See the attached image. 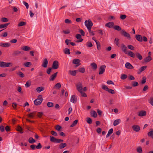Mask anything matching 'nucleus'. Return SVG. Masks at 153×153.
<instances>
[{"mask_svg": "<svg viewBox=\"0 0 153 153\" xmlns=\"http://www.w3.org/2000/svg\"><path fill=\"white\" fill-rule=\"evenodd\" d=\"M152 59V58L150 56L146 57L145 59H144V62H147L150 61Z\"/></svg>", "mask_w": 153, "mask_h": 153, "instance_id": "nucleus-27", "label": "nucleus"}, {"mask_svg": "<svg viewBox=\"0 0 153 153\" xmlns=\"http://www.w3.org/2000/svg\"><path fill=\"white\" fill-rule=\"evenodd\" d=\"M125 66L128 69H131L134 68L133 66L129 62H127L125 64Z\"/></svg>", "mask_w": 153, "mask_h": 153, "instance_id": "nucleus-14", "label": "nucleus"}, {"mask_svg": "<svg viewBox=\"0 0 153 153\" xmlns=\"http://www.w3.org/2000/svg\"><path fill=\"white\" fill-rule=\"evenodd\" d=\"M38 98L36 99L34 101V103L36 105H40L42 102L43 99L42 95H39L38 96Z\"/></svg>", "mask_w": 153, "mask_h": 153, "instance_id": "nucleus-1", "label": "nucleus"}, {"mask_svg": "<svg viewBox=\"0 0 153 153\" xmlns=\"http://www.w3.org/2000/svg\"><path fill=\"white\" fill-rule=\"evenodd\" d=\"M80 60L78 59H74L73 61V63L74 64H76V67H77L80 65Z\"/></svg>", "mask_w": 153, "mask_h": 153, "instance_id": "nucleus-10", "label": "nucleus"}, {"mask_svg": "<svg viewBox=\"0 0 153 153\" xmlns=\"http://www.w3.org/2000/svg\"><path fill=\"white\" fill-rule=\"evenodd\" d=\"M128 48L129 49H130L131 50H134V47L132 45H129L128 46Z\"/></svg>", "mask_w": 153, "mask_h": 153, "instance_id": "nucleus-63", "label": "nucleus"}, {"mask_svg": "<svg viewBox=\"0 0 153 153\" xmlns=\"http://www.w3.org/2000/svg\"><path fill=\"white\" fill-rule=\"evenodd\" d=\"M10 45V44L9 43H0V46L1 47H4L6 48L9 47Z\"/></svg>", "mask_w": 153, "mask_h": 153, "instance_id": "nucleus-19", "label": "nucleus"}, {"mask_svg": "<svg viewBox=\"0 0 153 153\" xmlns=\"http://www.w3.org/2000/svg\"><path fill=\"white\" fill-rule=\"evenodd\" d=\"M26 23L24 22H21L18 25L19 26H22L25 25Z\"/></svg>", "mask_w": 153, "mask_h": 153, "instance_id": "nucleus-51", "label": "nucleus"}, {"mask_svg": "<svg viewBox=\"0 0 153 153\" xmlns=\"http://www.w3.org/2000/svg\"><path fill=\"white\" fill-rule=\"evenodd\" d=\"M91 114V116L94 118L96 117L97 116V114L94 111H92Z\"/></svg>", "mask_w": 153, "mask_h": 153, "instance_id": "nucleus-38", "label": "nucleus"}, {"mask_svg": "<svg viewBox=\"0 0 153 153\" xmlns=\"http://www.w3.org/2000/svg\"><path fill=\"white\" fill-rule=\"evenodd\" d=\"M138 85V83L136 82H133L132 83V86L133 87H135Z\"/></svg>", "mask_w": 153, "mask_h": 153, "instance_id": "nucleus-56", "label": "nucleus"}, {"mask_svg": "<svg viewBox=\"0 0 153 153\" xmlns=\"http://www.w3.org/2000/svg\"><path fill=\"white\" fill-rule=\"evenodd\" d=\"M135 56L140 60H141L143 59L142 56L139 53H135Z\"/></svg>", "mask_w": 153, "mask_h": 153, "instance_id": "nucleus-28", "label": "nucleus"}, {"mask_svg": "<svg viewBox=\"0 0 153 153\" xmlns=\"http://www.w3.org/2000/svg\"><path fill=\"white\" fill-rule=\"evenodd\" d=\"M137 152L139 153H142V150L141 147H139L137 148Z\"/></svg>", "mask_w": 153, "mask_h": 153, "instance_id": "nucleus-46", "label": "nucleus"}, {"mask_svg": "<svg viewBox=\"0 0 153 153\" xmlns=\"http://www.w3.org/2000/svg\"><path fill=\"white\" fill-rule=\"evenodd\" d=\"M77 71H71L70 70L69 72L71 75L73 76H75L76 74Z\"/></svg>", "mask_w": 153, "mask_h": 153, "instance_id": "nucleus-30", "label": "nucleus"}, {"mask_svg": "<svg viewBox=\"0 0 153 153\" xmlns=\"http://www.w3.org/2000/svg\"><path fill=\"white\" fill-rule=\"evenodd\" d=\"M121 122V120L120 119L116 120L114 121L113 125L114 126H116L118 125Z\"/></svg>", "mask_w": 153, "mask_h": 153, "instance_id": "nucleus-26", "label": "nucleus"}, {"mask_svg": "<svg viewBox=\"0 0 153 153\" xmlns=\"http://www.w3.org/2000/svg\"><path fill=\"white\" fill-rule=\"evenodd\" d=\"M47 105L49 107H52L53 106V103L52 102H48Z\"/></svg>", "mask_w": 153, "mask_h": 153, "instance_id": "nucleus-50", "label": "nucleus"}, {"mask_svg": "<svg viewBox=\"0 0 153 153\" xmlns=\"http://www.w3.org/2000/svg\"><path fill=\"white\" fill-rule=\"evenodd\" d=\"M77 101V98L75 95H72L70 101L74 103H76Z\"/></svg>", "mask_w": 153, "mask_h": 153, "instance_id": "nucleus-12", "label": "nucleus"}, {"mask_svg": "<svg viewBox=\"0 0 153 153\" xmlns=\"http://www.w3.org/2000/svg\"><path fill=\"white\" fill-rule=\"evenodd\" d=\"M58 72H56L53 74L50 77L49 80L51 81H53L56 78Z\"/></svg>", "mask_w": 153, "mask_h": 153, "instance_id": "nucleus-20", "label": "nucleus"}, {"mask_svg": "<svg viewBox=\"0 0 153 153\" xmlns=\"http://www.w3.org/2000/svg\"><path fill=\"white\" fill-rule=\"evenodd\" d=\"M10 23H5L4 24L0 25V28L2 29L3 28H5L8 26L9 24Z\"/></svg>", "mask_w": 153, "mask_h": 153, "instance_id": "nucleus-31", "label": "nucleus"}, {"mask_svg": "<svg viewBox=\"0 0 153 153\" xmlns=\"http://www.w3.org/2000/svg\"><path fill=\"white\" fill-rule=\"evenodd\" d=\"M44 89L45 88L44 87L40 86L37 88L36 89V90L39 93L41 91H44Z\"/></svg>", "mask_w": 153, "mask_h": 153, "instance_id": "nucleus-25", "label": "nucleus"}, {"mask_svg": "<svg viewBox=\"0 0 153 153\" xmlns=\"http://www.w3.org/2000/svg\"><path fill=\"white\" fill-rule=\"evenodd\" d=\"M48 64V60L47 58L43 59V62L42 65L43 67L46 68L47 67Z\"/></svg>", "mask_w": 153, "mask_h": 153, "instance_id": "nucleus-13", "label": "nucleus"}, {"mask_svg": "<svg viewBox=\"0 0 153 153\" xmlns=\"http://www.w3.org/2000/svg\"><path fill=\"white\" fill-rule=\"evenodd\" d=\"M51 134L55 136H57L58 135L57 133L53 131H51Z\"/></svg>", "mask_w": 153, "mask_h": 153, "instance_id": "nucleus-58", "label": "nucleus"}, {"mask_svg": "<svg viewBox=\"0 0 153 153\" xmlns=\"http://www.w3.org/2000/svg\"><path fill=\"white\" fill-rule=\"evenodd\" d=\"M77 90L80 92H82V84L80 83H78L76 85Z\"/></svg>", "mask_w": 153, "mask_h": 153, "instance_id": "nucleus-15", "label": "nucleus"}, {"mask_svg": "<svg viewBox=\"0 0 153 153\" xmlns=\"http://www.w3.org/2000/svg\"><path fill=\"white\" fill-rule=\"evenodd\" d=\"M128 55L131 56L132 58H134L135 56V54H134L133 52L131 51H129L127 52V53Z\"/></svg>", "mask_w": 153, "mask_h": 153, "instance_id": "nucleus-23", "label": "nucleus"}, {"mask_svg": "<svg viewBox=\"0 0 153 153\" xmlns=\"http://www.w3.org/2000/svg\"><path fill=\"white\" fill-rule=\"evenodd\" d=\"M23 65L25 67H29L31 65V63L30 62H27L24 63Z\"/></svg>", "mask_w": 153, "mask_h": 153, "instance_id": "nucleus-39", "label": "nucleus"}, {"mask_svg": "<svg viewBox=\"0 0 153 153\" xmlns=\"http://www.w3.org/2000/svg\"><path fill=\"white\" fill-rule=\"evenodd\" d=\"M65 22L66 24H70L72 22L68 19H66L65 20Z\"/></svg>", "mask_w": 153, "mask_h": 153, "instance_id": "nucleus-60", "label": "nucleus"}, {"mask_svg": "<svg viewBox=\"0 0 153 153\" xmlns=\"http://www.w3.org/2000/svg\"><path fill=\"white\" fill-rule=\"evenodd\" d=\"M86 121L87 123L89 124L92 123V119L90 117L87 118Z\"/></svg>", "mask_w": 153, "mask_h": 153, "instance_id": "nucleus-45", "label": "nucleus"}, {"mask_svg": "<svg viewBox=\"0 0 153 153\" xmlns=\"http://www.w3.org/2000/svg\"><path fill=\"white\" fill-rule=\"evenodd\" d=\"M126 15H122L120 16V18L122 20H124L126 18Z\"/></svg>", "mask_w": 153, "mask_h": 153, "instance_id": "nucleus-62", "label": "nucleus"}, {"mask_svg": "<svg viewBox=\"0 0 153 153\" xmlns=\"http://www.w3.org/2000/svg\"><path fill=\"white\" fill-rule=\"evenodd\" d=\"M35 112H33L30 113L29 114H28V116L29 117L31 118H33L34 117V115L35 114Z\"/></svg>", "mask_w": 153, "mask_h": 153, "instance_id": "nucleus-41", "label": "nucleus"}, {"mask_svg": "<svg viewBox=\"0 0 153 153\" xmlns=\"http://www.w3.org/2000/svg\"><path fill=\"white\" fill-rule=\"evenodd\" d=\"M64 53L66 54H69L70 53V50L68 48H66L64 50Z\"/></svg>", "mask_w": 153, "mask_h": 153, "instance_id": "nucleus-35", "label": "nucleus"}, {"mask_svg": "<svg viewBox=\"0 0 153 153\" xmlns=\"http://www.w3.org/2000/svg\"><path fill=\"white\" fill-rule=\"evenodd\" d=\"M17 131H19L21 134H22L23 133L22 128L19 126H17Z\"/></svg>", "mask_w": 153, "mask_h": 153, "instance_id": "nucleus-32", "label": "nucleus"}, {"mask_svg": "<svg viewBox=\"0 0 153 153\" xmlns=\"http://www.w3.org/2000/svg\"><path fill=\"white\" fill-rule=\"evenodd\" d=\"M149 103L151 105L153 106V97L150 98Z\"/></svg>", "mask_w": 153, "mask_h": 153, "instance_id": "nucleus-64", "label": "nucleus"}, {"mask_svg": "<svg viewBox=\"0 0 153 153\" xmlns=\"http://www.w3.org/2000/svg\"><path fill=\"white\" fill-rule=\"evenodd\" d=\"M24 53L23 51L16 50L14 51L13 53V56H16L19 55L20 54H23Z\"/></svg>", "mask_w": 153, "mask_h": 153, "instance_id": "nucleus-8", "label": "nucleus"}, {"mask_svg": "<svg viewBox=\"0 0 153 153\" xmlns=\"http://www.w3.org/2000/svg\"><path fill=\"white\" fill-rule=\"evenodd\" d=\"M12 62H0V67L3 68H6L12 65Z\"/></svg>", "mask_w": 153, "mask_h": 153, "instance_id": "nucleus-3", "label": "nucleus"}, {"mask_svg": "<svg viewBox=\"0 0 153 153\" xmlns=\"http://www.w3.org/2000/svg\"><path fill=\"white\" fill-rule=\"evenodd\" d=\"M107 91L111 94H114L115 93L114 91L113 90L111 89H109Z\"/></svg>", "mask_w": 153, "mask_h": 153, "instance_id": "nucleus-57", "label": "nucleus"}, {"mask_svg": "<svg viewBox=\"0 0 153 153\" xmlns=\"http://www.w3.org/2000/svg\"><path fill=\"white\" fill-rule=\"evenodd\" d=\"M17 74H18L21 78H23L25 76L24 74L21 72H19Z\"/></svg>", "mask_w": 153, "mask_h": 153, "instance_id": "nucleus-54", "label": "nucleus"}, {"mask_svg": "<svg viewBox=\"0 0 153 153\" xmlns=\"http://www.w3.org/2000/svg\"><path fill=\"white\" fill-rule=\"evenodd\" d=\"M30 147L33 150H34L36 148L38 149H39L42 148V146L40 143H39L37 146L34 145H32L30 146Z\"/></svg>", "mask_w": 153, "mask_h": 153, "instance_id": "nucleus-5", "label": "nucleus"}, {"mask_svg": "<svg viewBox=\"0 0 153 153\" xmlns=\"http://www.w3.org/2000/svg\"><path fill=\"white\" fill-rule=\"evenodd\" d=\"M146 66H144L142 67L139 70V71L137 73L138 74H140L142 71H143L147 68Z\"/></svg>", "mask_w": 153, "mask_h": 153, "instance_id": "nucleus-24", "label": "nucleus"}, {"mask_svg": "<svg viewBox=\"0 0 153 153\" xmlns=\"http://www.w3.org/2000/svg\"><path fill=\"white\" fill-rule=\"evenodd\" d=\"M105 68L106 66L105 65L101 66L100 68L99 74H102L105 72Z\"/></svg>", "mask_w": 153, "mask_h": 153, "instance_id": "nucleus-7", "label": "nucleus"}, {"mask_svg": "<svg viewBox=\"0 0 153 153\" xmlns=\"http://www.w3.org/2000/svg\"><path fill=\"white\" fill-rule=\"evenodd\" d=\"M86 46L87 47H91L93 46V45L91 42H87L86 43Z\"/></svg>", "mask_w": 153, "mask_h": 153, "instance_id": "nucleus-55", "label": "nucleus"}, {"mask_svg": "<svg viewBox=\"0 0 153 153\" xmlns=\"http://www.w3.org/2000/svg\"><path fill=\"white\" fill-rule=\"evenodd\" d=\"M121 33L123 35L126 37H127L129 39H130V35L126 32L124 30H122L121 31Z\"/></svg>", "mask_w": 153, "mask_h": 153, "instance_id": "nucleus-11", "label": "nucleus"}, {"mask_svg": "<svg viewBox=\"0 0 153 153\" xmlns=\"http://www.w3.org/2000/svg\"><path fill=\"white\" fill-rule=\"evenodd\" d=\"M119 39L117 38H116L114 39V42L116 43V45L119 46Z\"/></svg>", "mask_w": 153, "mask_h": 153, "instance_id": "nucleus-52", "label": "nucleus"}, {"mask_svg": "<svg viewBox=\"0 0 153 153\" xmlns=\"http://www.w3.org/2000/svg\"><path fill=\"white\" fill-rule=\"evenodd\" d=\"M121 48L122 51L124 52L126 54L127 53V48L124 44H121Z\"/></svg>", "mask_w": 153, "mask_h": 153, "instance_id": "nucleus-9", "label": "nucleus"}, {"mask_svg": "<svg viewBox=\"0 0 153 153\" xmlns=\"http://www.w3.org/2000/svg\"><path fill=\"white\" fill-rule=\"evenodd\" d=\"M61 128L62 127H61V126L59 125L56 126L55 127L56 129L58 131H59Z\"/></svg>", "mask_w": 153, "mask_h": 153, "instance_id": "nucleus-61", "label": "nucleus"}, {"mask_svg": "<svg viewBox=\"0 0 153 153\" xmlns=\"http://www.w3.org/2000/svg\"><path fill=\"white\" fill-rule=\"evenodd\" d=\"M132 128L134 131L138 132L140 129V127L138 125H134L132 126Z\"/></svg>", "mask_w": 153, "mask_h": 153, "instance_id": "nucleus-17", "label": "nucleus"}, {"mask_svg": "<svg viewBox=\"0 0 153 153\" xmlns=\"http://www.w3.org/2000/svg\"><path fill=\"white\" fill-rule=\"evenodd\" d=\"M146 78L145 76H144L143 77L142 80L141 82V84H144L146 83Z\"/></svg>", "mask_w": 153, "mask_h": 153, "instance_id": "nucleus-47", "label": "nucleus"}, {"mask_svg": "<svg viewBox=\"0 0 153 153\" xmlns=\"http://www.w3.org/2000/svg\"><path fill=\"white\" fill-rule=\"evenodd\" d=\"M127 78V75L125 74H122L120 78L124 80Z\"/></svg>", "mask_w": 153, "mask_h": 153, "instance_id": "nucleus-48", "label": "nucleus"}, {"mask_svg": "<svg viewBox=\"0 0 153 153\" xmlns=\"http://www.w3.org/2000/svg\"><path fill=\"white\" fill-rule=\"evenodd\" d=\"M146 112L145 111H139L138 113V116L140 117H143L146 116Z\"/></svg>", "mask_w": 153, "mask_h": 153, "instance_id": "nucleus-18", "label": "nucleus"}, {"mask_svg": "<svg viewBox=\"0 0 153 153\" xmlns=\"http://www.w3.org/2000/svg\"><path fill=\"white\" fill-rule=\"evenodd\" d=\"M79 71L80 73H84L85 72V69L84 67H82L79 68Z\"/></svg>", "mask_w": 153, "mask_h": 153, "instance_id": "nucleus-53", "label": "nucleus"}, {"mask_svg": "<svg viewBox=\"0 0 153 153\" xmlns=\"http://www.w3.org/2000/svg\"><path fill=\"white\" fill-rule=\"evenodd\" d=\"M21 49L25 51H28L30 50V47L27 46H25L21 48Z\"/></svg>", "mask_w": 153, "mask_h": 153, "instance_id": "nucleus-29", "label": "nucleus"}, {"mask_svg": "<svg viewBox=\"0 0 153 153\" xmlns=\"http://www.w3.org/2000/svg\"><path fill=\"white\" fill-rule=\"evenodd\" d=\"M102 88L107 91H108L109 89L105 85H102Z\"/></svg>", "mask_w": 153, "mask_h": 153, "instance_id": "nucleus-49", "label": "nucleus"}, {"mask_svg": "<svg viewBox=\"0 0 153 153\" xmlns=\"http://www.w3.org/2000/svg\"><path fill=\"white\" fill-rule=\"evenodd\" d=\"M135 38L139 42H142L143 38L142 36L140 35H137L135 36Z\"/></svg>", "mask_w": 153, "mask_h": 153, "instance_id": "nucleus-22", "label": "nucleus"}, {"mask_svg": "<svg viewBox=\"0 0 153 153\" xmlns=\"http://www.w3.org/2000/svg\"><path fill=\"white\" fill-rule=\"evenodd\" d=\"M113 28L115 30H116L118 31H120L121 30V27L118 25H115L114 26Z\"/></svg>", "mask_w": 153, "mask_h": 153, "instance_id": "nucleus-36", "label": "nucleus"}, {"mask_svg": "<svg viewBox=\"0 0 153 153\" xmlns=\"http://www.w3.org/2000/svg\"><path fill=\"white\" fill-rule=\"evenodd\" d=\"M114 23L113 22H110L106 23L105 25V26L109 28H112L114 27Z\"/></svg>", "mask_w": 153, "mask_h": 153, "instance_id": "nucleus-16", "label": "nucleus"}, {"mask_svg": "<svg viewBox=\"0 0 153 153\" xmlns=\"http://www.w3.org/2000/svg\"><path fill=\"white\" fill-rule=\"evenodd\" d=\"M85 25L87 28L92 27L93 25L92 22L90 19H89L88 20H86L85 21Z\"/></svg>", "mask_w": 153, "mask_h": 153, "instance_id": "nucleus-4", "label": "nucleus"}, {"mask_svg": "<svg viewBox=\"0 0 153 153\" xmlns=\"http://www.w3.org/2000/svg\"><path fill=\"white\" fill-rule=\"evenodd\" d=\"M91 66H92V68L94 70H95L97 68V64L94 62H93L91 63Z\"/></svg>", "mask_w": 153, "mask_h": 153, "instance_id": "nucleus-33", "label": "nucleus"}, {"mask_svg": "<svg viewBox=\"0 0 153 153\" xmlns=\"http://www.w3.org/2000/svg\"><path fill=\"white\" fill-rule=\"evenodd\" d=\"M148 135L149 137H151L153 139V130L149 132L148 133Z\"/></svg>", "mask_w": 153, "mask_h": 153, "instance_id": "nucleus-43", "label": "nucleus"}, {"mask_svg": "<svg viewBox=\"0 0 153 153\" xmlns=\"http://www.w3.org/2000/svg\"><path fill=\"white\" fill-rule=\"evenodd\" d=\"M28 142L30 143H33L36 142V140L32 137H30L28 139Z\"/></svg>", "mask_w": 153, "mask_h": 153, "instance_id": "nucleus-34", "label": "nucleus"}, {"mask_svg": "<svg viewBox=\"0 0 153 153\" xmlns=\"http://www.w3.org/2000/svg\"><path fill=\"white\" fill-rule=\"evenodd\" d=\"M1 21L3 22H6L8 21L9 19L7 18L4 17L1 19Z\"/></svg>", "mask_w": 153, "mask_h": 153, "instance_id": "nucleus-44", "label": "nucleus"}, {"mask_svg": "<svg viewBox=\"0 0 153 153\" xmlns=\"http://www.w3.org/2000/svg\"><path fill=\"white\" fill-rule=\"evenodd\" d=\"M78 122V120H76L74 121L72 124L71 125L70 127H73L76 125Z\"/></svg>", "mask_w": 153, "mask_h": 153, "instance_id": "nucleus-37", "label": "nucleus"}, {"mask_svg": "<svg viewBox=\"0 0 153 153\" xmlns=\"http://www.w3.org/2000/svg\"><path fill=\"white\" fill-rule=\"evenodd\" d=\"M61 85L60 83H56L55 86V87L59 88H61Z\"/></svg>", "mask_w": 153, "mask_h": 153, "instance_id": "nucleus-59", "label": "nucleus"}, {"mask_svg": "<svg viewBox=\"0 0 153 153\" xmlns=\"http://www.w3.org/2000/svg\"><path fill=\"white\" fill-rule=\"evenodd\" d=\"M59 62L57 60H55L53 62L52 68L53 69H57L59 68Z\"/></svg>", "mask_w": 153, "mask_h": 153, "instance_id": "nucleus-6", "label": "nucleus"}, {"mask_svg": "<svg viewBox=\"0 0 153 153\" xmlns=\"http://www.w3.org/2000/svg\"><path fill=\"white\" fill-rule=\"evenodd\" d=\"M50 141L53 143H60L63 141V140L56 138L54 137L51 136H50Z\"/></svg>", "mask_w": 153, "mask_h": 153, "instance_id": "nucleus-2", "label": "nucleus"}, {"mask_svg": "<svg viewBox=\"0 0 153 153\" xmlns=\"http://www.w3.org/2000/svg\"><path fill=\"white\" fill-rule=\"evenodd\" d=\"M31 85V82L30 80L28 81L25 85V87L26 88L29 87Z\"/></svg>", "mask_w": 153, "mask_h": 153, "instance_id": "nucleus-40", "label": "nucleus"}, {"mask_svg": "<svg viewBox=\"0 0 153 153\" xmlns=\"http://www.w3.org/2000/svg\"><path fill=\"white\" fill-rule=\"evenodd\" d=\"M96 44L97 49L98 50H100L101 49V46L99 42H96Z\"/></svg>", "mask_w": 153, "mask_h": 153, "instance_id": "nucleus-42", "label": "nucleus"}, {"mask_svg": "<svg viewBox=\"0 0 153 153\" xmlns=\"http://www.w3.org/2000/svg\"><path fill=\"white\" fill-rule=\"evenodd\" d=\"M67 146V144L65 143H62L59 145L58 147L60 149H62Z\"/></svg>", "mask_w": 153, "mask_h": 153, "instance_id": "nucleus-21", "label": "nucleus"}]
</instances>
